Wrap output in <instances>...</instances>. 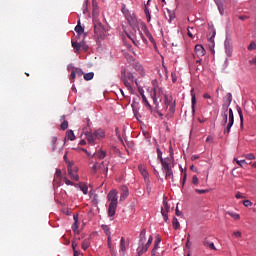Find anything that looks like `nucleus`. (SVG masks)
<instances>
[{"label": "nucleus", "instance_id": "f257e3e1", "mask_svg": "<svg viewBox=\"0 0 256 256\" xmlns=\"http://www.w3.org/2000/svg\"><path fill=\"white\" fill-rule=\"evenodd\" d=\"M233 101V95L231 93H227L224 97V104L222 105V125L224 128V135H229L231 133V128L233 127V123H235V116L233 115V109L229 108L231 102Z\"/></svg>", "mask_w": 256, "mask_h": 256}, {"label": "nucleus", "instance_id": "f03ea898", "mask_svg": "<svg viewBox=\"0 0 256 256\" xmlns=\"http://www.w3.org/2000/svg\"><path fill=\"white\" fill-rule=\"evenodd\" d=\"M85 138L88 142V145H97V141H101V139H105V130L97 129L93 131L84 132Z\"/></svg>", "mask_w": 256, "mask_h": 256}, {"label": "nucleus", "instance_id": "7ed1b4c3", "mask_svg": "<svg viewBox=\"0 0 256 256\" xmlns=\"http://www.w3.org/2000/svg\"><path fill=\"white\" fill-rule=\"evenodd\" d=\"M107 199L108 201H110L109 208H108V217H113L115 216V213L117 211V203H118L117 190L110 191L107 195Z\"/></svg>", "mask_w": 256, "mask_h": 256}, {"label": "nucleus", "instance_id": "20e7f679", "mask_svg": "<svg viewBox=\"0 0 256 256\" xmlns=\"http://www.w3.org/2000/svg\"><path fill=\"white\" fill-rule=\"evenodd\" d=\"M121 80L123 81L125 87L133 93V82L135 81V76L133 73L127 71L126 69L121 70Z\"/></svg>", "mask_w": 256, "mask_h": 256}, {"label": "nucleus", "instance_id": "39448f33", "mask_svg": "<svg viewBox=\"0 0 256 256\" xmlns=\"http://www.w3.org/2000/svg\"><path fill=\"white\" fill-rule=\"evenodd\" d=\"M151 97L153 99V103L158 107L159 103L163 101V97H165V93L163 89L159 86H154L151 92Z\"/></svg>", "mask_w": 256, "mask_h": 256}, {"label": "nucleus", "instance_id": "423d86ee", "mask_svg": "<svg viewBox=\"0 0 256 256\" xmlns=\"http://www.w3.org/2000/svg\"><path fill=\"white\" fill-rule=\"evenodd\" d=\"M93 26L95 35H103V33L105 32V27L103 26L101 21H99V18H93Z\"/></svg>", "mask_w": 256, "mask_h": 256}, {"label": "nucleus", "instance_id": "0eeeda50", "mask_svg": "<svg viewBox=\"0 0 256 256\" xmlns=\"http://www.w3.org/2000/svg\"><path fill=\"white\" fill-rule=\"evenodd\" d=\"M68 175H70V178L74 181H79V175H77V171L79 169L77 167H73V164L71 162H68Z\"/></svg>", "mask_w": 256, "mask_h": 256}, {"label": "nucleus", "instance_id": "6e6552de", "mask_svg": "<svg viewBox=\"0 0 256 256\" xmlns=\"http://www.w3.org/2000/svg\"><path fill=\"white\" fill-rule=\"evenodd\" d=\"M171 209V206H169V203H167V200H163V207L161 208V215L165 221V223H167V221L169 220V210Z\"/></svg>", "mask_w": 256, "mask_h": 256}, {"label": "nucleus", "instance_id": "1a4fd4ad", "mask_svg": "<svg viewBox=\"0 0 256 256\" xmlns=\"http://www.w3.org/2000/svg\"><path fill=\"white\" fill-rule=\"evenodd\" d=\"M160 163L162 165V169H168L171 167V163H173V159L166 157L164 159H161Z\"/></svg>", "mask_w": 256, "mask_h": 256}, {"label": "nucleus", "instance_id": "9d476101", "mask_svg": "<svg viewBox=\"0 0 256 256\" xmlns=\"http://www.w3.org/2000/svg\"><path fill=\"white\" fill-rule=\"evenodd\" d=\"M195 53L197 57H204L205 55V48H203V45L197 44L195 46Z\"/></svg>", "mask_w": 256, "mask_h": 256}, {"label": "nucleus", "instance_id": "9b49d317", "mask_svg": "<svg viewBox=\"0 0 256 256\" xmlns=\"http://www.w3.org/2000/svg\"><path fill=\"white\" fill-rule=\"evenodd\" d=\"M138 169H139L142 177L144 178V181H148L149 180V172H147V169L144 168L142 164H140L138 166Z\"/></svg>", "mask_w": 256, "mask_h": 256}, {"label": "nucleus", "instance_id": "f8f14e48", "mask_svg": "<svg viewBox=\"0 0 256 256\" xmlns=\"http://www.w3.org/2000/svg\"><path fill=\"white\" fill-rule=\"evenodd\" d=\"M119 249H120V255L125 256V251H127V246L125 244V238L123 237L120 240Z\"/></svg>", "mask_w": 256, "mask_h": 256}, {"label": "nucleus", "instance_id": "ddd939ff", "mask_svg": "<svg viewBox=\"0 0 256 256\" xmlns=\"http://www.w3.org/2000/svg\"><path fill=\"white\" fill-rule=\"evenodd\" d=\"M163 173H165V178L166 179H171L173 181L174 177H173V169L170 168H164L162 169Z\"/></svg>", "mask_w": 256, "mask_h": 256}, {"label": "nucleus", "instance_id": "4468645a", "mask_svg": "<svg viewBox=\"0 0 256 256\" xmlns=\"http://www.w3.org/2000/svg\"><path fill=\"white\" fill-rule=\"evenodd\" d=\"M172 101H173V98L168 97L167 95L164 96L165 109H169V107L174 104Z\"/></svg>", "mask_w": 256, "mask_h": 256}, {"label": "nucleus", "instance_id": "2eb2a0df", "mask_svg": "<svg viewBox=\"0 0 256 256\" xmlns=\"http://www.w3.org/2000/svg\"><path fill=\"white\" fill-rule=\"evenodd\" d=\"M195 89H191V97H192V113H195V105H197V98L195 97V93H193Z\"/></svg>", "mask_w": 256, "mask_h": 256}, {"label": "nucleus", "instance_id": "dca6fc26", "mask_svg": "<svg viewBox=\"0 0 256 256\" xmlns=\"http://www.w3.org/2000/svg\"><path fill=\"white\" fill-rule=\"evenodd\" d=\"M93 19L99 18V6H97V3L93 2V12H92Z\"/></svg>", "mask_w": 256, "mask_h": 256}, {"label": "nucleus", "instance_id": "f3484780", "mask_svg": "<svg viewBox=\"0 0 256 256\" xmlns=\"http://www.w3.org/2000/svg\"><path fill=\"white\" fill-rule=\"evenodd\" d=\"M127 197H129V189L124 187L120 196V201H125Z\"/></svg>", "mask_w": 256, "mask_h": 256}, {"label": "nucleus", "instance_id": "a211bd4d", "mask_svg": "<svg viewBox=\"0 0 256 256\" xmlns=\"http://www.w3.org/2000/svg\"><path fill=\"white\" fill-rule=\"evenodd\" d=\"M92 157H97V159H105V157H107V154L105 153V151L100 150L97 153H94Z\"/></svg>", "mask_w": 256, "mask_h": 256}, {"label": "nucleus", "instance_id": "6ab92c4d", "mask_svg": "<svg viewBox=\"0 0 256 256\" xmlns=\"http://www.w3.org/2000/svg\"><path fill=\"white\" fill-rule=\"evenodd\" d=\"M61 121H63L61 123V129H62V131H65L69 127V122L67 120H65V115L61 116Z\"/></svg>", "mask_w": 256, "mask_h": 256}, {"label": "nucleus", "instance_id": "aec40b11", "mask_svg": "<svg viewBox=\"0 0 256 256\" xmlns=\"http://www.w3.org/2000/svg\"><path fill=\"white\" fill-rule=\"evenodd\" d=\"M204 247H208L209 249H212V251H215L217 248H215V244L213 242H209L208 240H204L203 242Z\"/></svg>", "mask_w": 256, "mask_h": 256}, {"label": "nucleus", "instance_id": "412c9836", "mask_svg": "<svg viewBox=\"0 0 256 256\" xmlns=\"http://www.w3.org/2000/svg\"><path fill=\"white\" fill-rule=\"evenodd\" d=\"M135 70L138 71L141 77H145V70L143 69V66H141V64H137L135 66Z\"/></svg>", "mask_w": 256, "mask_h": 256}, {"label": "nucleus", "instance_id": "4be33fe9", "mask_svg": "<svg viewBox=\"0 0 256 256\" xmlns=\"http://www.w3.org/2000/svg\"><path fill=\"white\" fill-rule=\"evenodd\" d=\"M149 1H151V0H148L147 4L145 5V9H144L148 23L151 21V13L149 12V8H147V5H149Z\"/></svg>", "mask_w": 256, "mask_h": 256}, {"label": "nucleus", "instance_id": "5701e85b", "mask_svg": "<svg viewBox=\"0 0 256 256\" xmlns=\"http://www.w3.org/2000/svg\"><path fill=\"white\" fill-rule=\"evenodd\" d=\"M66 137L69 141H75V133H73V130H68L66 132Z\"/></svg>", "mask_w": 256, "mask_h": 256}, {"label": "nucleus", "instance_id": "b1692460", "mask_svg": "<svg viewBox=\"0 0 256 256\" xmlns=\"http://www.w3.org/2000/svg\"><path fill=\"white\" fill-rule=\"evenodd\" d=\"M75 31L78 35H81V33L85 31V29L81 27V20H78V24L75 27Z\"/></svg>", "mask_w": 256, "mask_h": 256}, {"label": "nucleus", "instance_id": "393cba45", "mask_svg": "<svg viewBox=\"0 0 256 256\" xmlns=\"http://www.w3.org/2000/svg\"><path fill=\"white\" fill-rule=\"evenodd\" d=\"M101 229L104 231L107 237L111 236V229L109 228V226L102 224Z\"/></svg>", "mask_w": 256, "mask_h": 256}, {"label": "nucleus", "instance_id": "a878e982", "mask_svg": "<svg viewBox=\"0 0 256 256\" xmlns=\"http://www.w3.org/2000/svg\"><path fill=\"white\" fill-rule=\"evenodd\" d=\"M172 225L175 230H177L181 227V224L179 223V220L176 217L173 218Z\"/></svg>", "mask_w": 256, "mask_h": 256}, {"label": "nucleus", "instance_id": "bb28decb", "mask_svg": "<svg viewBox=\"0 0 256 256\" xmlns=\"http://www.w3.org/2000/svg\"><path fill=\"white\" fill-rule=\"evenodd\" d=\"M104 163H105V162H102L101 164H99V163H97V162L94 163L93 166H92V171H93V173H97V170H98V169H101V165H104Z\"/></svg>", "mask_w": 256, "mask_h": 256}, {"label": "nucleus", "instance_id": "cd10ccee", "mask_svg": "<svg viewBox=\"0 0 256 256\" xmlns=\"http://www.w3.org/2000/svg\"><path fill=\"white\" fill-rule=\"evenodd\" d=\"M93 77H95V73H93V72L84 74L85 81H91L93 79Z\"/></svg>", "mask_w": 256, "mask_h": 256}, {"label": "nucleus", "instance_id": "c85d7f7f", "mask_svg": "<svg viewBox=\"0 0 256 256\" xmlns=\"http://www.w3.org/2000/svg\"><path fill=\"white\" fill-rule=\"evenodd\" d=\"M226 47V54L228 57H231V55L233 54V47L231 45H227L225 44Z\"/></svg>", "mask_w": 256, "mask_h": 256}, {"label": "nucleus", "instance_id": "c756f323", "mask_svg": "<svg viewBox=\"0 0 256 256\" xmlns=\"http://www.w3.org/2000/svg\"><path fill=\"white\" fill-rule=\"evenodd\" d=\"M238 115L240 117V125L243 127V110L239 106H237Z\"/></svg>", "mask_w": 256, "mask_h": 256}, {"label": "nucleus", "instance_id": "7c9ffc66", "mask_svg": "<svg viewBox=\"0 0 256 256\" xmlns=\"http://www.w3.org/2000/svg\"><path fill=\"white\" fill-rule=\"evenodd\" d=\"M228 215H230V217H232V219H235V221H239V219H241V216L235 212H227Z\"/></svg>", "mask_w": 256, "mask_h": 256}, {"label": "nucleus", "instance_id": "2f4dec72", "mask_svg": "<svg viewBox=\"0 0 256 256\" xmlns=\"http://www.w3.org/2000/svg\"><path fill=\"white\" fill-rule=\"evenodd\" d=\"M158 249H159V244L154 243V247H153V249H152V251H151V255H152V256H157V251H158Z\"/></svg>", "mask_w": 256, "mask_h": 256}, {"label": "nucleus", "instance_id": "473e14b6", "mask_svg": "<svg viewBox=\"0 0 256 256\" xmlns=\"http://www.w3.org/2000/svg\"><path fill=\"white\" fill-rule=\"evenodd\" d=\"M80 191H82L84 195H87L89 187H87V185H80Z\"/></svg>", "mask_w": 256, "mask_h": 256}, {"label": "nucleus", "instance_id": "72a5a7b5", "mask_svg": "<svg viewBox=\"0 0 256 256\" xmlns=\"http://www.w3.org/2000/svg\"><path fill=\"white\" fill-rule=\"evenodd\" d=\"M72 47L74 49H76V51H80L81 50V43H77V42L72 41Z\"/></svg>", "mask_w": 256, "mask_h": 256}, {"label": "nucleus", "instance_id": "f704fd0d", "mask_svg": "<svg viewBox=\"0 0 256 256\" xmlns=\"http://www.w3.org/2000/svg\"><path fill=\"white\" fill-rule=\"evenodd\" d=\"M82 249H83L84 251H87V249H89V240H84V241L82 242Z\"/></svg>", "mask_w": 256, "mask_h": 256}, {"label": "nucleus", "instance_id": "c9c22d12", "mask_svg": "<svg viewBox=\"0 0 256 256\" xmlns=\"http://www.w3.org/2000/svg\"><path fill=\"white\" fill-rule=\"evenodd\" d=\"M51 143H52V151H55L56 149L55 143H57V136H53L51 138Z\"/></svg>", "mask_w": 256, "mask_h": 256}, {"label": "nucleus", "instance_id": "e433bc0d", "mask_svg": "<svg viewBox=\"0 0 256 256\" xmlns=\"http://www.w3.org/2000/svg\"><path fill=\"white\" fill-rule=\"evenodd\" d=\"M204 99H210V101H208V105H213V99H211V95H209L208 93L203 95Z\"/></svg>", "mask_w": 256, "mask_h": 256}, {"label": "nucleus", "instance_id": "4c0bfd02", "mask_svg": "<svg viewBox=\"0 0 256 256\" xmlns=\"http://www.w3.org/2000/svg\"><path fill=\"white\" fill-rule=\"evenodd\" d=\"M234 161H236L237 165L240 167H243V165H247V162L245 160H237V158H234Z\"/></svg>", "mask_w": 256, "mask_h": 256}, {"label": "nucleus", "instance_id": "58836bf2", "mask_svg": "<svg viewBox=\"0 0 256 256\" xmlns=\"http://www.w3.org/2000/svg\"><path fill=\"white\" fill-rule=\"evenodd\" d=\"M142 101L147 107H149V109H151V104H149V101H147V97H145V95H142Z\"/></svg>", "mask_w": 256, "mask_h": 256}, {"label": "nucleus", "instance_id": "ea45409f", "mask_svg": "<svg viewBox=\"0 0 256 256\" xmlns=\"http://www.w3.org/2000/svg\"><path fill=\"white\" fill-rule=\"evenodd\" d=\"M75 73L76 75H78V77H82L84 75L83 70L81 68H76Z\"/></svg>", "mask_w": 256, "mask_h": 256}, {"label": "nucleus", "instance_id": "a19ab883", "mask_svg": "<svg viewBox=\"0 0 256 256\" xmlns=\"http://www.w3.org/2000/svg\"><path fill=\"white\" fill-rule=\"evenodd\" d=\"M211 31H212V35H211V37H208V41L213 43V41L215 39V35L217 34V32H215V30H213V29Z\"/></svg>", "mask_w": 256, "mask_h": 256}, {"label": "nucleus", "instance_id": "79ce46f5", "mask_svg": "<svg viewBox=\"0 0 256 256\" xmlns=\"http://www.w3.org/2000/svg\"><path fill=\"white\" fill-rule=\"evenodd\" d=\"M255 49H256L255 42H251L250 45L248 46V51H255Z\"/></svg>", "mask_w": 256, "mask_h": 256}, {"label": "nucleus", "instance_id": "37998d69", "mask_svg": "<svg viewBox=\"0 0 256 256\" xmlns=\"http://www.w3.org/2000/svg\"><path fill=\"white\" fill-rule=\"evenodd\" d=\"M191 30L193 31V27H188V28H187V35H188V37H190L191 39H193L194 36H193V33L191 32Z\"/></svg>", "mask_w": 256, "mask_h": 256}, {"label": "nucleus", "instance_id": "c03bdc74", "mask_svg": "<svg viewBox=\"0 0 256 256\" xmlns=\"http://www.w3.org/2000/svg\"><path fill=\"white\" fill-rule=\"evenodd\" d=\"M145 183H146V191L149 194V193H151V184H150L149 179H148V181H145Z\"/></svg>", "mask_w": 256, "mask_h": 256}, {"label": "nucleus", "instance_id": "a18cd8bd", "mask_svg": "<svg viewBox=\"0 0 256 256\" xmlns=\"http://www.w3.org/2000/svg\"><path fill=\"white\" fill-rule=\"evenodd\" d=\"M245 158L248 159L249 161H253V159H255V155L253 153L246 154Z\"/></svg>", "mask_w": 256, "mask_h": 256}, {"label": "nucleus", "instance_id": "49530a36", "mask_svg": "<svg viewBox=\"0 0 256 256\" xmlns=\"http://www.w3.org/2000/svg\"><path fill=\"white\" fill-rule=\"evenodd\" d=\"M192 183L193 185H199V178L196 175L192 177Z\"/></svg>", "mask_w": 256, "mask_h": 256}, {"label": "nucleus", "instance_id": "de8ad7c7", "mask_svg": "<svg viewBox=\"0 0 256 256\" xmlns=\"http://www.w3.org/2000/svg\"><path fill=\"white\" fill-rule=\"evenodd\" d=\"M243 205L244 207H251L253 205V202H251L250 200H244Z\"/></svg>", "mask_w": 256, "mask_h": 256}, {"label": "nucleus", "instance_id": "09e8293b", "mask_svg": "<svg viewBox=\"0 0 256 256\" xmlns=\"http://www.w3.org/2000/svg\"><path fill=\"white\" fill-rule=\"evenodd\" d=\"M157 156H158V159L161 161V159H164L163 158V152L161 151V149L157 148Z\"/></svg>", "mask_w": 256, "mask_h": 256}, {"label": "nucleus", "instance_id": "8fccbe9b", "mask_svg": "<svg viewBox=\"0 0 256 256\" xmlns=\"http://www.w3.org/2000/svg\"><path fill=\"white\" fill-rule=\"evenodd\" d=\"M169 107V111H170V114L173 115V113H175V103L174 104H171Z\"/></svg>", "mask_w": 256, "mask_h": 256}, {"label": "nucleus", "instance_id": "3c124183", "mask_svg": "<svg viewBox=\"0 0 256 256\" xmlns=\"http://www.w3.org/2000/svg\"><path fill=\"white\" fill-rule=\"evenodd\" d=\"M154 111H155V113H157L159 115V117H163V113H161V111L159 110V105L155 106Z\"/></svg>", "mask_w": 256, "mask_h": 256}, {"label": "nucleus", "instance_id": "603ef678", "mask_svg": "<svg viewBox=\"0 0 256 256\" xmlns=\"http://www.w3.org/2000/svg\"><path fill=\"white\" fill-rule=\"evenodd\" d=\"M196 193H199L200 195H203L205 193H209V190H201V189H195Z\"/></svg>", "mask_w": 256, "mask_h": 256}, {"label": "nucleus", "instance_id": "864d4df0", "mask_svg": "<svg viewBox=\"0 0 256 256\" xmlns=\"http://www.w3.org/2000/svg\"><path fill=\"white\" fill-rule=\"evenodd\" d=\"M77 73L75 72V70H73L70 74V81H73L76 77Z\"/></svg>", "mask_w": 256, "mask_h": 256}, {"label": "nucleus", "instance_id": "5fc2aeb1", "mask_svg": "<svg viewBox=\"0 0 256 256\" xmlns=\"http://www.w3.org/2000/svg\"><path fill=\"white\" fill-rule=\"evenodd\" d=\"M185 181H187V172L184 173L183 178H182V186H185Z\"/></svg>", "mask_w": 256, "mask_h": 256}, {"label": "nucleus", "instance_id": "6e6d98bb", "mask_svg": "<svg viewBox=\"0 0 256 256\" xmlns=\"http://www.w3.org/2000/svg\"><path fill=\"white\" fill-rule=\"evenodd\" d=\"M64 183L66 185H75L71 180L67 179V178H64Z\"/></svg>", "mask_w": 256, "mask_h": 256}, {"label": "nucleus", "instance_id": "4d7b16f0", "mask_svg": "<svg viewBox=\"0 0 256 256\" xmlns=\"http://www.w3.org/2000/svg\"><path fill=\"white\" fill-rule=\"evenodd\" d=\"M72 229H73L74 233L77 232V229H79V225L77 224V222H74Z\"/></svg>", "mask_w": 256, "mask_h": 256}, {"label": "nucleus", "instance_id": "13d9d810", "mask_svg": "<svg viewBox=\"0 0 256 256\" xmlns=\"http://www.w3.org/2000/svg\"><path fill=\"white\" fill-rule=\"evenodd\" d=\"M154 243L161 245V237L156 236Z\"/></svg>", "mask_w": 256, "mask_h": 256}, {"label": "nucleus", "instance_id": "bf43d9fd", "mask_svg": "<svg viewBox=\"0 0 256 256\" xmlns=\"http://www.w3.org/2000/svg\"><path fill=\"white\" fill-rule=\"evenodd\" d=\"M206 143H213V136H208L206 138Z\"/></svg>", "mask_w": 256, "mask_h": 256}, {"label": "nucleus", "instance_id": "052dcab7", "mask_svg": "<svg viewBox=\"0 0 256 256\" xmlns=\"http://www.w3.org/2000/svg\"><path fill=\"white\" fill-rule=\"evenodd\" d=\"M249 64L250 65H255V67H256V58H253V59L249 60Z\"/></svg>", "mask_w": 256, "mask_h": 256}, {"label": "nucleus", "instance_id": "680f3d73", "mask_svg": "<svg viewBox=\"0 0 256 256\" xmlns=\"http://www.w3.org/2000/svg\"><path fill=\"white\" fill-rule=\"evenodd\" d=\"M107 241H108V247L111 250V236H107Z\"/></svg>", "mask_w": 256, "mask_h": 256}, {"label": "nucleus", "instance_id": "e2e57ef3", "mask_svg": "<svg viewBox=\"0 0 256 256\" xmlns=\"http://www.w3.org/2000/svg\"><path fill=\"white\" fill-rule=\"evenodd\" d=\"M176 215H177V217H181V211H179V208L178 207H176Z\"/></svg>", "mask_w": 256, "mask_h": 256}, {"label": "nucleus", "instance_id": "0e129e2a", "mask_svg": "<svg viewBox=\"0 0 256 256\" xmlns=\"http://www.w3.org/2000/svg\"><path fill=\"white\" fill-rule=\"evenodd\" d=\"M56 177H61V170L60 169H56Z\"/></svg>", "mask_w": 256, "mask_h": 256}, {"label": "nucleus", "instance_id": "69168bd1", "mask_svg": "<svg viewBox=\"0 0 256 256\" xmlns=\"http://www.w3.org/2000/svg\"><path fill=\"white\" fill-rule=\"evenodd\" d=\"M235 197L236 199H243V196L239 192L235 195Z\"/></svg>", "mask_w": 256, "mask_h": 256}, {"label": "nucleus", "instance_id": "338daca9", "mask_svg": "<svg viewBox=\"0 0 256 256\" xmlns=\"http://www.w3.org/2000/svg\"><path fill=\"white\" fill-rule=\"evenodd\" d=\"M234 235L235 237H241V232L240 231L234 232Z\"/></svg>", "mask_w": 256, "mask_h": 256}, {"label": "nucleus", "instance_id": "774afa93", "mask_svg": "<svg viewBox=\"0 0 256 256\" xmlns=\"http://www.w3.org/2000/svg\"><path fill=\"white\" fill-rule=\"evenodd\" d=\"M110 253L112 256H117V254L115 253V251L113 249H110Z\"/></svg>", "mask_w": 256, "mask_h": 256}]
</instances>
